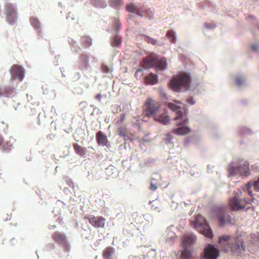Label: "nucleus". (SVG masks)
<instances>
[{
  "label": "nucleus",
  "instance_id": "f257e3e1",
  "mask_svg": "<svg viewBox=\"0 0 259 259\" xmlns=\"http://www.w3.org/2000/svg\"><path fill=\"white\" fill-rule=\"evenodd\" d=\"M160 108V104L151 98L147 99L143 106V118L153 117L154 120L163 124L169 122V119L166 112H163L158 115L157 112Z\"/></svg>",
  "mask_w": 259,
  "mask_h": 259
},
{
  "label": "nucleus",
  "instance_id": "f03ea898",
  "mask_svg": "<svg viewBox=\"0 0 259 259\" xmlns=\"http://www.w3.org/2000/svg\"><path fill=\"white\" fill-rule=\"evenodd\" d=\"M190 75L186 73H181L173 77L170 82V88L174 91L180 92L189 88Z\"/></svg>",
  "mask_w": 259,
  "mask_h": 259
},
{
  "label": "nucleus",
  "instance_id": "7ed1b4c3",
  "mask_svg": "<svg viewBox=\"0 0 259 259\" xmlns=\"http://www.w3.org/2000/svg\"><path fill=\"white\" fill-rule=\"evenodd\" d=\"M230 238V236L228 235L222 236L219 238V242L222 245L223 249L226 252H227L228 248H230L232 252H238L240 250V246L242 247L243 245V237L241 232L239 234L237 231L234 239V244H230L229 242Z\"/></svg>",
  "mask_w": 259,
  "mask_h": 259
},
{
  "label": "nucleus",
  "instance_id": "20e7f679",
  "mask_svg": "<svg viewBox=\"0 0 259 259\" xmlns=\"http://www.w3.org/2000/svg\"><path fill=\"white\" fill-rule=\"evenodd\" d=\"M191 225L207 238L212 237V231L206 220L201 215H197L191 222Z\"/></svg>",
  "mask_w": 259,
  "mask_h": 259
},
{
  "label": "nucleus",
  "instance_id": "39448f33",
  "mask_svg": "<svg viewBox=\"0 0 259 259\" xmlns=\"http://www.w3.org/2000/svg\"><path fill=\"white\" fill-rule=\"evenodd\" d=\"M226 210L224 207H219L214 208L211 210L212 215L218 217L220 225L221 226L232 223L233 221L231 216L226 213Z\"/></svg>",
  "mask_w": 259,
  "mask_h": 259
},
{
  "label": "nucleus",
  "instance_id": "423d86ee",
  "mask_svg": "<svg viewBox=\"0 0 259 259\" xmlns=\"http://www.w3.org/2000/svg\"><path fill=\"white\" fill-rule=\"evenodd\" d=\"M167 106L169 109H171L174 111H177L176 116L174 119L175 120H180L179 122L177 123V125L178 126L185 124L188 122V118L186 117V115L184 114L182 111L179 110L180 108L179 106L177 105L175 103L170 102L168 103Z\"/></svg>",
  "mask_w": 259,
  "mask_h": 259
},
{
  "label": "nucleus",
  "instance_id": "0eeeda50",
  "mask_svg": "<svg viewBox=\"0 0 259 259\" xmlns=\"http://www.w3.org/2000/svg\"><path fill=\"white\" fill-rule=\"evenodd\" d=\"M5 9L7 21L11 25L14 24L17 18L16 8L12 4H8L5 5Z\"/></svg>",
  "mask_w": 259,
  "mask_h": 259
},
{
  "label": "nucleus",
  "instance_id": "6e6552de",
  "mask_svg": "<svg viewBox=\"0 0 259 259\" xmlns=\"http://www.w3.org/2000/svg\"><path fill=\"white\" fill-rule=\"evenodd\" d=\"M195 237L191 235H186L183 237V244L185 248L181 253V259H189L191 257L190 251L186 248V246L192 244L195 240Z\"/></svg>",
  "mask_w": 259,
  "mask_h": 259
},
{
  "label": "nucleus",
  "instance_id": "1a4fd4ad",
  "mask_svg": "<svg viewBox=\"0 0 259 259\" xmlns=\"http://www.w3.org/2000/svg\"><path fill=\"white\" fill-rule=\"evenodd\" d=\"M241 195V192H240L239 194L236 193L235 194L234 196L230 198L229 204L232 210L237 211L243 208L241 203V199L240 198V196Z\"/></svg>",
  "mask_w": 259,
  "mask_h": 259
},
{
  "label": "nucleus",
  "instance_id": "9d476101",
  "mask_svg": "<svg viewBox=\"0 0 259 259\" xmlns=\"http://www.w3.org/2000/svg\"><path fill=\"white\" fill-rule=\"evenodd\" d=\"M219 256V250L213 245L208 244L204 250V259H217Z\"/></svg>",
  "mask_w": 259,
  "mask_h": 259
},
{
  "label": "nucleus",
  "instance_id": "9b49d317",
  "mask_svg": "<svg viewBox=\"0 0 259 259\" xmlns=\"http://www.w3.org/2000/svg\"><path fill=\"white\" fill-rule=\"evenodd\" d=\"M89 223L95 228H104L105 224V218L100 216L95 217L94 215L91 217H85Z\"/></svg>",
  "mask_w": 259,
  "mask_h": 259
},
{
  "label": "nucleus",
  "instance_id": "f8f14e48",
  "mask_svg": "<svg viewBox=\"0 0 259 259\" xmlns=\"http://www.w3.org/2000/svg\"><path fill=\"white\" fill-rule=\"evenodd\" d=\"M126 10L130 12L135 13L139 15L146 16L148 17H150V14L152 13V12L150 10H146L144 12H143L141 10L139 9L137 6L133 4L127 5Z\"/></svg>",
  "mask_w": 259,
  "mask_h": 259
},
{
  "label": "nucleus",
  "instance_id": "ddd939ff",
  "mask_svg": "<svg viewBox=\"0 0 259 259\" xmlns=\"http://www.w3.org/2000/svg\"><path fill=\"white\" fill-rule=\"evenodd\" d=\"M241 164L239 163L237 161H232L228 166L227 171L229 176H234L239 173L241 174Z\"/></svg>",
  "mask_w": 259,
  "mask_h": 259
},
{
  "label": "nucleus",
  "instance_id": "4468645a",
  "mask_svg": "<svg viewBox=\"0 0 259 259\" xmlns=\"http://www.w3.org/2000/svg\"><path fill=\"white\" fill-rule=\"evenodd\" d=\"M12 78L22 79L24 76V72L23 68L19 65H13L10 70Z\"/></svg>",
  "mask_w": 259,
  "mask_h": 259
},
{
  "label": "nucleus",
  "instance_id": "2eb2a0df",
  "mask_svg": "<svg viewBox=\"0 0 259 259\" xmlns=\"http://www.w3.org/2000/svg\"><path fill=\"white\" fill-rule=\"evenodd\" d=\"M52 238L55 241L58 242L62 246H63L65 250L67 251L68 250V244L64 234L59 232H55L53 234Z\"/></svg>",
  "mask_w": 259,
  "mask_h": 259
},
{
  "label": "nucleus",
  "instance_id": "dca6fc26",
  "mask_svg": "<svg viewBox=\"0 0 259 259\" xmlns=\"http://www.w3.org/2000/svg\"><path fill=\"white\" fill-rule=\"evenodd\" d=\"M157 62V57L155 55H150L143 59V66L147 69L153 67Z\"/></svg>",
  "mask_w": 259,
  "mask_h": 259
},
{
  "label": "nucleus",
  "instance_id": "f3484780",
  "mask_svg": "<svg viewBox=\"0 0 259 259\" xmlns=\"http://www.w3.org/2000/svg\"><path fill=\"white\" fill-rule=\"evenodd\" d=\"M97 142L99 145L106 146L108 143L107 137L102 131H99L96 134Z\"/></svg>",
  "mask_w": 259,
  "mask_h": 259
},
{
  "label": "nucleus",
  "instance_id": "a211bd4d",
  "mask_svg": "<svg viewBox=\"0 0 259 259\" xmlns=\"http://www.w3.org/2000/svg\"><path fill=\"white\" fill-rule=\"evenodd\" d=\"M172 133L177 135H184L191 132V129L188 126H183L172 130Z\"/></svg>",
  "mask_w": 259,
  "mask_h": 259
},
{
  "label": "nucleus",
  "instance_id": "6ab92c4d",
  "mask_svg": "<svg viewBox=\"0 0 259 259\" xmlns=\"http://www.w3.org/2000/svg\"><path fill=\"white\" fill-rule=\"evenodd\" d=\"M158 82L157 76L156 74L151 73L145 77V83L146 84H154Z\"/></svg>",
  "mask_w": 259,
  "mask_h": 259
},
{
  "label": "nucleus",
  "instance_id": "aec40b11",
  "mask_svg": "<svg viewBox=\"0 0 259 259\" xmlns=\"http://www.w3.org/2000/svg\"><path fill=\"white\" fill-rule=\"evenodd\" d=\"M115 250L113 247H106L103 251V257L104 259H111V256L114 253Z\"/></svg>",
  "mask_w": 259,
  "mask_h": 259
},
{
  "label": "nucleus",
  "instance_id": "412c9836",
  "mask_svg": "<svg viewBox=\"0 0 259 259\" xmlns=\"http://www.w3.org/2000/svg\"><path fill=\"white\" fill-rule=\"evenodd\" d=\"M79 60L80 62V67L81 69L87 68L89 65V58L88 56L85 54H81L80 56Z\"/></svg>",
  "mask_w": 259,
  "mask_h": 259
},
{
  "label": "nucleus",
  "instance_id": "4be33fe9",
  "mask_svg": "<svg viewBox=\"0 0 259 259\" xmlns=\"http://www.w3.org/2000/svg\"><path fill=\"white\" fill-rule=\"evenodd\" d=\"M73 146L75 153L77 154L82 156L85 154L87 149L85 147H83L78 144H74Z\"/></svg>",
  "mask_w": 259,
  "mask_h": 259
},
{
  "label": "nucleus",
  "instance_id": "5701e85b",
  "mask_svg": "<svg viewBox=\"0 0 259 259\" xmlns=\"http://www.w3.org/2000/svg\"><path fill=\"white\" fill-rule=\"evenodd\" d=\"M156 64H157L158 68L160 70H164L166 68L167 62L166 59L164 58H161L159 60L157 59Z\"/></svg>",
  "mask_w": 259,
  "mask_h": 259
},
{
  "label": "nucleus",
  "instance_id": "b1692460",
  "mask_svg": "<svg viewBox=\"0 0 259 259\" xmlns=\"http://www.w3.org/2000/svg\"><path fill=\"white\" fill-rule=\"evenodd\" d=\"M82 45L85 48H88L92 45L91 39L87 36H83L81 37Z\"/></svg>",
  "mask_w": 259,
  "mask_h": 259
},
{
  "label": "nucleus",
  "instance_id": "393cba45",
  "mask_svg": "<svg viewBox=\"0 0 259 259\" xmlns=\"http://www.w3.org/2000/svg\"><path fill=\"white\" fill-rule=\"evenodd\" d=\"M12 143H11L10 141H4V143L2 144V145H1L2 150L6 152L9 150L11 149V147H12Z\"/></svg>",
  "mask_w": 259,
  "mask_h": 259
},
{
  "label": "nucleus",
  "instance_id": "a878e982",
  "mask_svg": "<svg viewBox=\"0 0 259 259\" xmlns=\"http://www.w3.org/2000/svg\"><path fill=\"white\" fill-rule=\"evenodd\" d=\"M167 36L168 38L173 43L176 42L175 33L172 30H169L167 32Z\"/></svg>",
  "mask_w": 259,
  "mask_h": 259
},
{
  "label": "nucleus",
  "instance_id": "bb28decb",
  "mask_svg": "<svg viewBox=\"0 0 259 259\" xmlns=\"http://www.w3.org/2000/svg\"><path fill=\"white\" fill-rule=\"evenodd\" d=\"M118 134L122 137H127V130L125 126H122L118 128Z\"/></svg>",
  "mask_w": 259,
  "mask_h": 259
},
{
  "label": "nucleus",
  "instance_id": "cd10ccee",
  "mask_svg": "<svg viewBox=\"0 0 259 259\" xmlns=\"http://www.w3.org/2000/svg\"><path fill=\"white\" fill-rule=\"evenodd\" d=\"M121 42V38L118 36H116L114 37L112 41V45L113 46H118Z\"/></svg>",
  "mask_w": 259,
  "mask_h": 259
},
{
  "label": "nucleus",
  "instance_id": "c85d7f7f",
  "mask_svg": "<svg viewBox=\"0 0 259 259\" xmlns=\"http://www.w3.org/2000/svg\"><path fill=\"white\" fill-rule=\"evenodd\" d=\"M30 21H31V24L34 27L37 28V29L40 27V23L37 19L32 18L31 19Z\"/></svg>",
  "mask_w": 259,
  "mask_h": 259
},
{
  "label": "nucleus",
  "instance_id": "c756f323",
  "mask_svg": "<svg viewBox=\"0 0 259 259\" xmlns=\"http://www.w3.org/2000/svg\"><path fill=\"white\" fill-rule=\"evenodd\" d=\"M121 0H111L112 6L117 8L119 6Z\"/></svg>",
  "mask_w": 259,
  "mask_h": 259
},
{
  "label": "nucleus",
  "instance_id": "7c9ffc66",
  "mask_svg": "<svg viewBox=\"0 0 259 259\" xmlns=\"http://www.w3.org/2000/svg\"><path fill=\"white\" fill-rule=\"evenodd\" d=\"M102 68L103 71H104L105 73H108L111 71L110 68L107 66H106L105 65H103Z\"/></svg>",
  "mask_w": 259,
  "mask_h": 259
},
{
  "label": "nucleus",
  "instance_id": "2f4dec72",
  "mask_svg": "<svg viewBox=\"0 0 259 259\" xmlns=\"http://www.w3.org/2000/svg\"><path fill=\"white\" fill-rule=\"evenodd\" d=\"M153 38L150 37L148 36L144 35V40L148 43L151 44Z\"/></svg>",
  "mask_w": 259,
  "mask_h": 259
},
{
  "label": "nucleus",
  "instance_id": "473e14b6",
  "mask_svg": "<svg viewBox=\"0 0 259 259\" xmlns=\"http://www.w3.org/2000/svg\"><path fill=\"white\" fill-rule=\"evenodd\" d=\"M236 84L238 85H240L242 84L241 78H237L236 79Z\"/></svg>",
  "mask_w": 259,
  "mask_h": 259
},
{
  "label": "nucleus",
  "instance_id": "72a5a7b5",
  "mask_svg": "<svg viewBox=\"0 0 259 259\" xmlns=\"http://www.w3.org/2000/svg\"><path fill=\"white\" fill-rule=\"evenodd\" d=\"M157 188V187L153 184V183H151L150 189L152 191H155Z\"/></svg>",
  "mask_w": 259,
  "mask_h": 259
},
{
  "label": "nucleus",
  "instance_id": "f704fd0d",
  "mask_svg": "<svg viewBox=\"0 0 259 259\" xmlns=\"http://www.w3.org/2000/svg\"><path fill=\"white\" fill-rule=\"evenodd\" d=\"M102 96L101 94H98L95 96V99L98 100L99 101H101Z\"/></svg>",
  "mask_w": 259,
  "mask_h": 259
},
{
  "label": "nucleus",
  "instance_id": "c9c22d12",
  "mask_svg": "<svg viewBox=\"0 0 259 259\" xmlns=\"http://www.w3.org/2000/svg\"><path fill=\"white\" fill-rule=\"evenodd\" d=\"M4 143V139L3 137L0 135V146L2 145V144Z\"/></svg>",
  "mask_w": 259,
  "mask_h": 259
},
{
  "label": "nucleus",
  "instance_id": "e433bc0d",
  "mask_svg": "<svg viewBox=\"0 0 259 259\" xmlns=\"http://www.w3.org/2000/svg\"><path fill=\"white\" fill-rule=\"evenodd\" d=\"M157 40L155 39H153L152 40V42H151V44L153 45H155L157 44Z\"/></svg>",
  "mask_w": 259,
  "mask_h": 259
},
{
  "label": "nucleus",
  "instance_id": "4c0bfd02",
  "mask_svg": "<svg viewBox=\"0 0 259 259\" xmlns=\"http://www.w3.org/2000/svg\"><path fill=\"white\" fill-rule=\"evenodd\" d=\"M188 102L191 104H194L195 103V102L192 99H189Z\"/></svg>",
  "mask_w": 259,
  "mask_h": 259
},
{
  "label": "nucleus",
  "instance_id": "58836bf2",
  "mask_svg": "<svg viewBox=\"0 0 259 259\" xmlns=\"http://www.w3.org/2000/svg\"><path fill=\"white\" fill-rule=\"evenodd\" d=\"M124 115H122V116L121 117V120H124Z\"/></svg>",
  "mask_w": 259,
  "mask_h": 259
},
{
  "label": "nucleus",
  "instance_id": "ea45409f",
  "mask_svg": "<svg viewBox=\"0 0 259 259\" xmlns=\"http://www.w3.org/2000/svg\"><path fill=\"white\" fill-rule=\"evenodd\" d=\"M142 70L141 69H138L137 70V71H136V73H135V75L139 72V71H141Z\"/></svg>",
  "mask_w": 259,
  "mask_h": 259
},
{
  "label": "nucleus",
  "instance_id": "a19ab883",
  "mask_svg": "<svg viewBox=\"0 0 259 259\" xmlns=\"http://www.w3.org/2000/svg\"><path fill=\"white\" fill-rule=\"evenodd\" d=\"M132 259H137V257L136 256H134Z\"/></svg>",
  "mask_w": 259,
  "mask_h": 259
},
{
  "label": "nucleus",
  "instance_id": "79ce46f5",
  "mask_svg": "<svg viewBox=\"0 0 259 259\" xmlns=\"http://www.w3.org/2000/svg\"><path fill=\"white\" fill-rule=\"evenodd\" d=\"M205 26H206L207 28H209V27L207 26V24H205Z\"/></svg>",
  "mask_w": 259,
  "mask_h": 259
},
{
  "label": "nucleus",
  "instance_id": "37998d69",
  "mask_svg": "<svg viewBox=\"0 0 259 259\" xmlns=\"http://www.w3.org/2000/svg\"><path fill=\"white\" fill-rule=\"evenodd\" d=\"M0 179H1V174H0Z\"/></svg>",
  "mask_w": 259,
  "mask_h": 259
}]
</instances>
